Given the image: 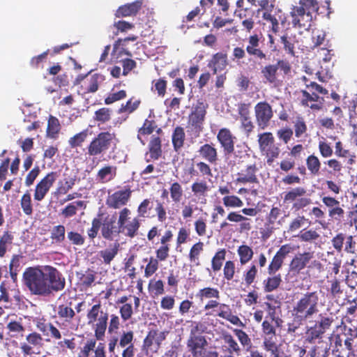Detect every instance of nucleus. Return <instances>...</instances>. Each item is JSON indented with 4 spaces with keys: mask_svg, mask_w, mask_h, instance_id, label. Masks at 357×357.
<instances>
[{
    "mask_svg": "<svg viewBox=\"0 0 357 357\" xmlns=\"http://www.w3.org/2000/svg\"><path fill=\"white\" fill-rule=\"evenodd\" d=\"M331 243L335 251L339 253L344 251L346 253L354 255L356 252V242L354 236L344 232L337 233L333 236Z\"/></svg>",
    "mask_w": 357,
    "mask_h": 357,
    "instance_id": "nucleus-14",
    "label": "nucleus"
},
{
    "mask_svg": "<svg viewBox=\"0 0 357 357\" xmlns=\"http://www.w3.org/2000/svg\"><path fill=\"white\" fill-rule=\"evenodd\" d=\"M309 215L316 220V222H318L323 228H326V222L324 219L326 217L325 212L319 206H313L310 210Z\"/></svg>",
    "mask_w": 357,
    "mask_h": 357,
    "instance_id": "nucleus-63",
    "label": "nucleus"
},
{
    "mask_svg": "<svg viewBox=\"0 0 357 357\" xmlns=\"http://www.w3.org/2000/svg\"><path fill=\"white\" fill-rule=\"evenodd\" d=\"M303 98L301 100V104L303 107H310L314 111H319L322 109L324 105V98L320 97L314 91L310 93L306 90L301 91Z\"/></svg>",
    "mask_w": 357,
    "mask_h": 357,
    "instance_id": "nucleus-23",
    "label": "nucleus"
},
{
    "mask_svg": "<svg viewBox=\"0 0 357 357\" xmlns=\"http://www.w3.org/2000/svg\"><path fill=\"white\" fill-rule=\"evenodd\" d=\"M344 323L351 324L354 327L357 326V303L355 301L347 308L346 314L343 317Z\"/></svg>",
    "mask_w": 357,
    "mask_h": 357,
    "instance_id": "nucleus-49",
    "label": "nucleus"
},
{
    "mask_svg": "<svg viewBox=\"0 0 357 357\" xmlns=\"http://www.w3.org/2000/svg\"><path fill=\"white\" fill-rule=\"evenodd\" d=\"M280 43L283 45L285 52L291 56H295V44L297 43L296 36L285 33L280 37Z\"/></svg>",
    "mask_w": 357,
    "mask_h": 357,
    "instance_id": "nucleus-41",
    "label": "nucleus"
},
{
    "mask_svg": "<svg viewBox=\"0 0 357 357\" xmlns=\"http://www.w3.org/2000/svg\"><path fill=\"white\" fill-rule=\"evenodd\" d=\"M57 172H50L47 173L36 185L33 197L36 201H42L50 189L53 186L59 178Z\"/></svg>",
    "mask_w": 357,
    "mask_h": 357,
    "instance_id": "nucleus-16",
    "label": "nucleus"
},
{
    "mask_svg": "<svg viewBox=\"0 0 357 357\" xmlns=\"http://www.w3.org/2000/svg\"><path fill=\"white\" fill-rule=\"evenodd\" d=\"M222 203L227 208H241L243 206L241 199L234 195L224 196Z\"/></svg>",
    "mask_w": 357,
    "mask_h": 357,
    "instance_id": "nucleus-57",
    "label": "nucleus"
},
{
    "mask_svg": "<svg viewBox=\"0 0 357 357\" xmlns=\"http://www.w3.org/2000/svg\"><path fill=\"white\" fill-rule=\"evenodd\" d=\"M220 298H215L207 301L204 306V310L206 312V316H215L225 319L231 324L245 327V324L235 314H233L229 305L219 302Z\"/></svg>",
    "mask_w": 357,
    "mask_h": 357,
    "instance_id": "nucleus-5",
    "label": "nucleus"
},
{
    "mask_svg": "<svg viewBox=\"0 0 357 357\" xmlns=\"http://www.w3.org/2000/svg\"><path fill=\"white\" fill-rule=\"evenodd\" d=\"M292 247L290 244H284L280 248L268 266L267 271L268 275L277 273L282 267L287 255L290 253Z\"/></svg>",
    "mask_w": 357,
    "mask_h": 357,
    "instance_id": "nucleus-19",
    "label": "nucleus"
},
{
    "mask_svg": "<svg viewBox=\"0 0 357 357\" xmlns=\"http://www.w3.org/2000/svg\"><path fill=\"white\" fill-rule=\"evenodd\" d=\"M323 204L328 208V215L331 220L338 223L344 220V217L347 215L351 218V225H352V218L354 216V221L356 222L357 211H349L346 212L344 209V204L336 198L331 196H324L321 197Z\"/></svg>",
    "mask_w": 357,
    "mask_h": 357,
    "instance_id": "nucleus-7",
    "label": "nucleus"
},
{
    "mask_svg": "<svg viewBox=\"0 0 357 357\" xmlns=\"http://www.w3.org/2000/svg\"><path fill=\"white\" fill-rule=\"evenodd\" d=\"M208 105L202 100H198L194 109L189 115L188 124L192 130L199 134L203 130V124Z\"/></svg>",
    "mask_w": 357,
    "mask_h": 357,
    "instance_id": "nucleus-13",
    "label": "nucleus"
},
{
    "mask_svg": "<svg viewBox=\"0 0 357 357\" xmlns=\"http://www.w3.org/2000/svg\"><path fill=\"white\" fill-rule=\"evenodd\" d=\"M169 192L171 199L174 202L178 203L181 202L183 196V190L178 182H174L171 185Z\"/></svg>",
    "mask_w": 357,
    "mask_h": 357,
    "instance_id": "nucleus-56",
    "label": "nucleus"
},
{
    "mask_svg": "<svg viewBox=\"0 0 357 357\" xmlns=\"http://www.w3.org/2000/svg\"><path fill=\"white\" fill-rule=\"evenodd\" d=\"M258 168L256 164H250L246 165L245 169H241L237 173L236 183L246 184V183H257L259 182L257 172Z\"/></svg>",
    "mask_w": 357,
    "mask_h": 357,
    "instance_id": "nucleus-25",
    "label": "nucleus"
},
{
    "mask_svg": "<svg viewBox=\"0 0 357 357\" xmlns=\"http://www.w3.org/2000/svg\"><path fill=\"white\" fill-rule=\"evenodd\" d=\"M291 16L294 26L305 27L306 23L310 22L312 20L311 13L301 6H294L291 11Z\"/></svg>",
    "mask_w": 357,
    "mask_h": 357,
    "instance_id": "nucleus-26",
    "label": "nucleus"
},
{
    "mask_svg": "<svg viewBox=\"0 0 357 357\" xmlns=\"http://www.w3.org/2000/svg\"><path fill=\"white\" fill-rule=\"evenodd\" d=\"M89 135V130L85 129L75 134L68 139V144L72 149L82 146Z\"/></svg>",
    "mask_w": 357,
    "mask_h": 357,
    "instance_id": "nucleus-50",
    "label": "nucleus"
},
{
    "mask_svg": "<svg viewBox=\"0 0 357 357\" xmlns=\"http://www.w3.org/2000/svg\"><path fill=\"white\" fill-rule=\"evenodd\" d=\"M282 282V275L274 273L264 280L262 284L264 292L269 293L278 289Z\"/></svg>",
    "mask_w": 357,
    "mask_h": 357,
    "instance_id": "nucleus-36",
    "label": "nucleus"
},
{
    "mask_svg": "<svg viewBox=\"0 0 357 357\" xmlns=\"http://www.w3.org/2000/svg\"><path fill=\"white\" fill-rule=\"evenodd\" d=\"M199 156L210 164L215 165L218 160V149L213 143H206L197 150Z\"/></svg>",
    "mask_w": 357,
    "mask_h": 357,
    "instance_id": "nucleus-27",
    "label": "nucleus"
},
{
    "mask_svg": "<svg viewBox=\"0 0 357 357\" xmlns=\"http://www.w3.org/2000/svg\"><path fill=\"white\" fill-rule=\"evenodd\" d=\"M43 345V339L37 332L29 333L26 337V342L21 343L20 349L24 355L28 356L35 354L34 348L40 349Z\"/></svg>",
    "mask_w": 357,
    "mask_h": 357,
    "instance_id": "nucleus-22",
    "label": "nucleus"
},
{
    "mask_svg": "<svg viewBox=\"0 0 357 357\" xmlns=\"http://www.w3.org/2000/svg\"><path fill=\"white\" fill-rule=\"evenodd\" d=\"M293 124L296 137L299 138L306 133L307 127L305 121L302 116H296L295 120L293 121Z\"/></svg>",
    "mask_w": 357,
    "mask_h": 357,
    "instance_id": "nucleus-51",
    "label": "nucleus"
},
{
    "mask_svg": "<svg viewBox=\"0 0 357 357\" xmlns=\"http://www.w3.org/2000/svg\"><path fill=\"white\" fill-rule=\"evenodd\" d=\"M65 232L66 229L63 225L54 226L52 229L50 238L54 242L60 243L65 240Z\"/></svg>",
    "mask_w": 357,
    "mask_h": 357,
    "instance_id": "nucleus-61",
    "label": "nucleus"
},
{
    "mask_svg": "<svg viewBox=\"0 0 357 357\" xmlns=\"http://www.w3.org/2000/svg\"><path fill=\"white\" fill-rule=\"evenodd\" d=\"M301 242L315 243L320 239V234L313 228L301 229L296 236Z\"/></svg>",
    "mask_w": 357,
    "mask_h": 357,
    "instance_id": "nucleus-40",
    "label": "nucleus"
},
{
    "mask_svg": "<svg viewBox=\"0 0 357 357\" xmlns=\"http://www.w3.org/2000/svg\"><path fill=\"white\" fill-rule=\"evenodd\" d=\"M116 174V167L105 165L97 173L96 179L100 183H106L112 181Z\"/></svg>",
    "mask_w": 357,
    "mask_h": 357,
    "instance_id": "nucleus-39",
    "label": "nucleus"
},
{
    "mask_svg": "<svg viewBox=\"0 0 357 357\" xmlns=\"http://www.w3.org/2000/svg\"><path fill=\"white\" fill-rule=\"evenodd\" d=\"M131 211L128 208H122L119 213L118 225H119L120 234L126 237L133 238L139 232L141 226L139 217L130 220Z\"/></svg>",
    "mask_w": 357,
    "mask_h": 357,
    "instance_id": "nucleus-10",
    "label": "nucleus"
},
{
    "mask_svg": "<svg viewBox=\"0 0 357 357\" xmlns=\"http://www.w3.org/2000/svg\"><path fill=\"white\" fill-rule=\"evenodd\" d=\"M72 301H69L60 304L57 307V316L63 321V325L66 326L70 324L76 315L75 310L72 307Z\"/></svg>",
    "mask_w": 357,
    "mask_h": 357,
    "instance_id": "nucleus-29",
    "label": "nucleus"
},
{
    "mask_svg": "<svg viewBox=\"0 0 357 357\" xmlns=\"http://www.w3.org/2000/svg\"><path fill=\"white\" fill-rule=\"evenodd\" d=\"M185 133L184 128L181 126H176L172 135V143L174 150L178 152L184 146Z\"/></svg>",
    "mask_w": 357,
    "mask_h": 357,
    "instance_id": "nucleus-37",
    "label": "nucleus"
},
{
    "mask_svg": "<svg viewBox=\"0 0 357 357\" xmlns=\"http://www.w3.org/2000/svg\"><path fill=\"white\" fill-rule=\"evenodd\" d=\"M156 128L155 121L153 120L146 119L143 126L138 130L137 139L142 141L140 135H149L153 133Z\"/></svg>",
    "mask_w": 357,
    "mask_h": 357,
    "instance_id": "nucleus-55",
    "label": "nucleus"
},
{
    "mask_svg": "<svg viewBox=\"0 0 357 357\" xmlns=\"http://www.w3.org/2000/svg\"><path fill=\"white\" fill-rule=\"evenodd\" d=\"M246 40L247 45L245 51L250 56H252L259 60H266L267 59L266 54L261 47V44L263 41L259 35L257 33L250 35Z\"/></svg>",
    "mask_w": 357,
    "mask_h": 357,
    "instance_id": "nucleus-18",
    "label": "nucleus"
},
{
    "mask_svg": "<svg viewBox=\"0 0 357 357\" xmlns=\"http://www.w3.org/2000/svg\"><path fill=\"white\" fill-rule=\"evenodd\" d=\"M191 190L194 195L200 199L206 196L209 187L204 181H196L192 184Z\"/></svg>",
    "mask_w": 357,
    "mask_h": 357,
    "instance_id": "nucleus-48",
    "label": "nucleus"
},
{
    "mask_svg": "<svg viewBox=\"0 0 357 357\" xmlns=\"http://www.w3.org/2000/svg\"><path fill=\"white\" fill-rule=\"evenodd\" d=\"M227 65V54L222 52L214 54L208 63V68L212 69L214 75L218 70L225 69Z\"/></svg>",
    "mask_w": 357,
    "mask_h": 357,
    "instance_id": "nucleus-31",
    "label": "nucleus"
},
{
    "mask_svg": "<svg viewBox=\"0 0 357 357\" xmlns=\"http://www.w3.org/2000/svg\"><path fill=\"white\" fill-rule=\"evenodd\" d=\"M86 205L84 201L79 200L68 204L61 211V215L66 218H71L77 214L78 208H85Z\"/></svg>",
    "mask_w": 357,
    "mask_h": 357,
    "instance_id": "nucleus-44",
    "label": "nucleus"
},
{
    "mask_svg": "<svg viewBox=\"0 0 357 357\" xmlns=\"http://www.w3.org/2000/svg\"><path fill=\"white\" fill-rule=\"evenodd\" d=\"M116 134L109 131L99 132L86 146V154L96 157L105 154L112 145L115 144Z\"/></svg>",
    "mask_w": 357,
    "mask_h": 357,
    "instance_id": "nucleus-6",
    "label": "nucleus"
},
{
    "mask_svg": "<svg viewBox=\"0 0 357 357\" xmlns=\"http://www.w3.org/2000/svg\"><path fill=\"white\" fill-rule=\"evenodd\" d=\"M142 0H136L121 6L116 10L115 16L119 18L135 16L142 8Z\"/></svg>",
    "mask_w": 357,
    "mask_h": 357,
    "instance_id": "nucleus-28",
    "label": "nucleus"
},
{
    "mask_svg": "<svg viewBox=\"0 0 357 357\" xmlns=\"http://www.w3.org/2000/svg\"><path fill=\"white\" fill-rule=\"evenodd\" d=\"M149 153L150 159H147L146 162H149L150 160H158L162 154V140L159 136L153 135L149 143Z\"/></svg>",
    "mask_w": 357,
    "mask_h": 357,
    "instance_id": "nucleus-32",
    "label": "nucleus"
},
{
    "mask_svg": "<svg viewBox=\"0 0 357 357\" xmlns=\"http://www.w3.org/2000/svg\"><path fill=\"white\" fill-rule=\"evenodd\" d=\"M222 338L227 346L222 347V350L230 354L239 356L241 349L234 337L229 333H222Z\"/></svg>",
    "mask_w": 357,
    "mask_h": 357,
    "instance_id": "nucleus-33",
    "label": "nucleus"
},
{
    "mask_svg": "<svg viewBox=\"0 0 357 357\" xmlns=\"http://www.w3.org/2000/svg\"><path fill=\"white\" fill-rule=\"evenodd\" d=\"M22 281L32 295L39 296H47L62 291L66 287V279L62 273L50 265L26 268Z\"/></svg>",
    "mask_w": 357,
    "mask_h": 357,
    "instance_id": "nucleus-1",
    "label": "nucleus"
},
{
    "mask_svg": "<svg viewBox=\"0 0 357 357\" xmlns=\"http://www.w3.org/2000/svg\"><path fill=\"white\" fill-rule=\"evenodd\" d=\"M197 298L202 303L213 300L215 298H220V292L216 287H205L199 289L196 294Z\"/></svg>",
    "mask_w": 357,
    "mask_h": 357,
    "instance_id": "nucleus-35",
    "label": "nucleus"
},
{
    "mask_svg": "<svg viewBox=\"0 0 357 357\" xmlns=\"http://www.w3.org/2000/svg\"><path fill=\"white\" fill-rule=\"evenodd\" d=\"M314 258V252H303L296 255L289 264L290 271L299 273L307 267L310 261Z\"/></svg>",
    "mask_w": 357,
    "mask_h": 357,
    "instance_id": "nucleus-24",
    "label": "nucleus"
},
{
    "mask_svg": "<svg viewBox=\"0 0 357 357\" xmlns=\"http://www.w3.org/2000/svg\"><path fill=\"white\" fill-rule=\"evenodd\" d=\"M21 208L24 214L31 215L33 213V206L30 193L26 191L20 200Z\"/></svg>",
    "mask_w": 357,
    "mask_h": 357,
    "instance_id": "nucleus-60",
    "label": "nucleus"
},
{
    "mask_svg": "<svg viewBox=\"0 0 357 357\" xmlns=\"http://www.w3.org/2000/svg\"><path fill=\"white\" fill-rule=\"evenodd\" d=\"M217 139L222 148L225 155H231L234 151L236 137L229 128H223L219 130Z\"/></svg>",
    "mask_w": 357,
    "mask_h": 357,
    "instance_id": "nucleus-21",
    "label": "nucleus"
},
{
    "mask_svg": "<svg viewBox=\"0 0 357 357\" xmlns=\"http://www.w3.org/2000/svg\"><path fill=\"white\" fill-rule=\"evenodd\" d=\"M86 317L87 324L93 330L95 337L103 340L107 328L109 314L103 310L100 301L87 310Z\"/></svg>",
    "mask_w": 357,
    "mask_h": 357,
    "instance_id": "nucleus-2",
    "label": "nucleus"
},
{
    "mask_svg": "<svg viewBox=\"0 0 357 357\" xmlns=\"http://www.w3.org/2000/svg\"><path fill=\"white\" fill-rule=\"evenodd\" d=\"M132 191L130 188L118 190L109 195L106 199V205L108 208L119 209L125 206L130 199Z\"/></svg>",
    "mask_w": 357,
    "mask_h": 357,
    "instance_id": "nucleus-20",
    "label": "nucleus"
},
{
    "mask_svg": "<svg viewBox=\"0 0 357 357\" xmlns=\"http://www.w3.org/2000/svg\"><path fill=\"white\" fill-rule=\"evenodd\" d=\"M282 72L284 75L291 73L290 63L284 59H280L275 64H268L261 68V73L266 82L276 86L279 83L278 71Z\"/></svg>",
    "mask_w": 357,
    "mask_h": 357,
    "instance_id": "nucleus-11",
    "label": "nucleus"
},
{
    "mask_svg": "<svg viewBox=\"0 0 357 357\" xmlns=\"http://www.w3.org/2000/svg\"><path fill=\"white\" fill-rule=\"evenodd\" d=\"M258 275V269L255 264H252L248 266L243 273V283L246 286H250L255 282Z\"/></svg>",
    "mask_w": 357,
    "mask_h": 357,
    "instance_id": "nucleus-46",
    "label": "nucleus"
},
{
    "mask_svg": "<svg viewBox=\"0 0 357 357\" xmlns=\"http://www.w3.org/2000/svg\"><path fill=\"white\" fill-rule=\"evenodd\" d=\"M120 244L116 241L110 244L109 247L99 252V256L105 264H110L111 261L117 255Z\"/></svg>",
    "mask_w": 357,
    "mask_h": 357,
    "instance_id": "nucleus-38",
    "label": "nucleus"
},
{
    "mask_svg": "<svg viewBox=\"0 0 357 357\" xmlns=\"http://www.w3.org/2000/svg\"><path fill=\"white\" fill-rule=\"evenodd\" d=\"M204 243L199 241L191 247L188 254L190 262L195 263L199 261L200 254L204 250Z\"/></svg>",
    "mask_w": 357,
    "mask_h": 357,
    "instance_id": "nucleus-54",
    "label": "nucleus"
},
{
    "mask_svg": "<svg viewBox=\"0 0 357 357\" xmlns=\"http://www.w3.org/2000/svg\"><path fill=\"white\" fill-rule=\"evenodd\" d=\"M258 144L262 155L266 158V162L271 165L280 153L278 144L272 132H265L258 135Z\"/></svg>",
    "mask_w": 357,
    "mask_h": 357,
    "instance_id": "nucleus-9",
    "label": "nucleus"
},
{
    "mask_svg": "<svg viewBox=\"0 0 357 357\" xmlns=\"http://www.w3.org/2000/svg\"><path fill=\"white\" fill-rule=\"evenodd\" d=\"M103 213H99L98 218H94L91 222V227L87 230V234L91 240H93L98 236L101 226V217Z\"/></svg>",
    "mask_w": 357,
    "mask_h": 357,
    "instance_id": "nucleus-53",
    "label": "nucleus"
},
{
    "mask_svg": "<svg viewBox=\"0 0 357 357\" xmlns=\"http://www.w3.org/2000/svg\"><path fill=\"white\" fill-rule=\"evenodd\" d=\"M133 98H130L129 99L125 104H122L121 105V107H119V110H118V113L119 114H122V113H132L134 111H135L139 104H140V100H132Z\"/></svg>",
    "mask_w": 357,
    "mask_h": 357,
    "instance_id": "nucleus-64",
    "label": "nucleus"
},
{
    "mask_svg": "<svg viewBox=\"0 0 357 357\" xmlns=\"http://www.w3.org/2000/svg\"><path fill=\"white\" fill-rule=\"evenodd\" d=\"M306 165L312 175L319 174L321 164L317 156L314 154L308 155L306 158Z\"/></svg>",
    "mask_w": 357,
    "mask_h": 357,
    "instance_id": "nucleus-47",
    "label": "nucleus"
},
{
    "mask_svg": "<svg viewBox=\"0 0 357 357\" xmlns=\"http://www.w3.org/2000/svg\"><path fill=\"white\" fill-rule=\"evenodd\" d=\"M61 130V125L59 119L50 115L48 121H47V137L52 139H56L58 136V134Z\"/></svg>",
    "mask_w": 357,
    "mask_h": 357,
    "instance_id": "nucleus-43",
    "label": "nucleus"
},
{
    "mask_svg": "<svg viewBox=\"0 0 357 357\" xmlns=\"http://www.w3.org/2000/svg\"><path fill=\"white\" fill-rule=\"evenodd\" d=\"M204 326L200 323H196L190 330L189 337L186 344L188 351L192 357H206L208 352H215V350H206L208 342L204 335L202 333L204 332Z\"/></svg>",
    "mask_w": 357,
    "mask_h": 357,
    "instance_id": "nucleus-4",
    "label": "nucleus"
},
{
    "mask_svg": "<svg viewBox=\"0 0 357 357\" xmlns=\"http://www.w3.org/2000/svg\"><path fill=\"white\" fill-rule=\"evenodd\" d=\"M307 190L304 187L298 186L286 192L284 202L292 204V209L298 211L312 204V199L305 197Z\"/></svg>",
    "mask_w": 357,
    "mask_h": 357,
    "instance_id": "nucleus-12",
    "label": "nucleus"
},
{
    "mask_svg": "<svg viewBox=\"0 0 357 357\" xmlns=\"http://www.w3.org/2000/svg\"><path fill=\"white\" fill-rule=\"evenodd\" d=\"M100 231L102 237L107 241H114L120 235V228L115 215H107L101 220Z\"/></svg>",
    "mask_w": 357,
    "mask_h": 357,
    "instance_id": "nucleus-17",
    "label": "nucleus"
},
{
    "mask_svg": "<svg viewBox=\"0 0 357 357\" xmlns=\"http://www.w3.org/2000/svg\"><path fill=\"white\" fill-rule=\"evenodd\" d=\"M346 283L351 289L357 287V260L352 259L347 263Z\"/></svg>",
    "mask_w": 357,
    "mask_h": 357,
    "instance_id": "nucleus-34",
    "label": "nucleus"
},
{
    "mask_svg": "<svg viewBox=\"0 0 357 357\" xmlns=\"http://www.w3.org/2000/svg\"><path fill=\"white\" fill-rule=\"evenodd\" d=\"M308 219L305 218L304 215H298L293 218L289 223L287 228L288 233H294L300 229Z\"/></svg>",
    "mask_w": 357,
    "mask_h": 357,
    "instance_id": "nucleus-59",
    "label": "nucleus"
},
{
    "mask_svg": "<svg viewBox=\"0 0 357 357\" xmlns=\"http://www.w3.org/2000/svg\"><path fill=\"white\" fill-rule=\"evenodd\" d=\"M103 81V75L95 73L84 82L81 85V90L84 93H95L98 90L99 84Z\"/></svg>",
    "mask_w": 357,
    "mask_h": 357,
    "instance_id": "nucleus-30",
    "label": "nucleus"
},
{
    "mask_svg": "<svg viewBox=\"0 0 357 357\" xmlns=\"http://www.w3.org/2000/svg\"><path fill=\"white\" fill-rule=\"evenodd\" d=\"M112 110L108 107H102L94 112L93 120L100 124H105L112 119Z\"/></svg>",
    "mask_w": 357,
    "mask_h": 357,
    "instance_id": "nucleus-42",
    "label": "nucleus"
},
{
    "mask_svg": "<svg viewBox=\"0 0 357 357\" xmlns=\"http://www.w3.org/2000/svg\"><path fill=\"white\" fill-rule=\"evenodd\" d=\"M76 176L64 178V182H59L56 188V193L59 195H66L75 185Z\"/></svg>",
    "mask_w": 357,
    "mask_h": 357,
    "instance_id": "nucleus-58",
    "label": "nucleus"
},
{
    "mask_svg": "<svg viewBox=\"0 0 357 357\" xmlns=\"http://www.w3.org/2000/svg\"><path fill=\"white\" fill-rule=\"evenodd\" d=\"M152 204L151 199H144L137 207V214L139 218H148L149 216V211L152 208Z\"/></svg>",
    "mask_w": 357,
    "mask_h": 357,
    "instance_id": "nucleus-62",
    "label": "nucleus"
},
{
    "mask_svg": "<svg viewBox=\"0 0 357 357\" xmlns=\"http://www.w3.org/2000/svg\"><path fill=\"white\" fill-rule=\"evenodd\" d=\"M237 253L241 265L248 263L252 259L254 255L252 249L247 245H240L237 249Z\"/></svg>",
    "mask_w": 357,
    "mask_h": 357,
    "instance_id": "nucleus-45",
    "label": "nucleus"
},
{
    "mask_svg": "<svg viewBox=\"0 0 357 357\" xmlns=\"http://www.w3.org/2000/svg\"><path fill=\"white\" fill-rule=\"evenodd\" d=\"M334 319L331 314L320 313L312 326L306 331V341L314 343L316 340L322 339L324 333L331 328Z\"/></svg>",
    "mask_w": 357,
    "mask_h": 357,
    "instance_id": "nucleus-8",
    "label": "nucleus"
},
{
    "mask_svg": "<svg viewBox=\"0 0 357 357\" xmlns=\"http://www.w3.org/2000/svg\"><path fill=\"white\" fill-rule=\"evenodd\" d=\"M225 256L226 250L225 249H220L215 252L211 259V268L214 272L219 271L221 269Z\"/></svg>",
    "mask_w": 357,
    "mask_h": 357,
    "instance_id": "nucleus-52",
    "label": "nucleus"
},
{
    "mask_svg": "<svg viewBox=\"0 0 357 357\" xmlns=\"http://www.w3.org/2000/svg\"><path fill=\"white\" fill-rule=\"evenodd\" d=\"M319 302L317 291H307L296 301L291 312L296 314L298 319L307 321L318 313Z\"/></svg>",
    "mask_w": 357,
    "mask_h": 357,
    "instance_id": "nucleus-3",
    "label": "nucleus"
},
{
    "mask_svg": "<svg viewBox=\"0 0 357 357\" xmlns=\"http://www.w3.org/2000/svg\"><path fill=\"white\" fill-rule=\"evenodd\" d=\"M255 114L257 125L261 130L268 127L274 115L271 105L266 101L259 102L255 106Z\"/></svg>",
    "mask_w": 357,
    "mask_h": 357,
    "instance_id": "nucleus-15",
    "label": "nucleus"
}]
</instances>
